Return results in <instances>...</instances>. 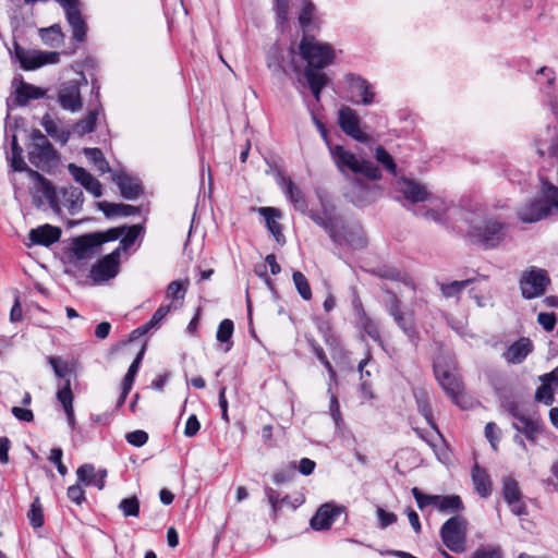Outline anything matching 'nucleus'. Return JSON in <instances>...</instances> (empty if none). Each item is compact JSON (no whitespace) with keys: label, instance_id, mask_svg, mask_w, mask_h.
<instances>
[{"label":"nucleus","instance_id":"f8f14e48","mask_svg":"<svg viewBox=\"0 0 558 558\" xmlns=\"http://www.w3.org/2000/svg\"><path fill=\"white\" fill-rule=\"evenodd\" d=\"M509 411L514 418L513 428L522 433L529 440L534 441L542 432L539 416L535 413H527L518 405L511 407Z\"/></svg>","mask_w":558,"mask_h":558},{"label":"nucleus","instance_id":"603ef678","mask_svg":"<svg viewBox=\"0 0 558 558\" xmlns=\"http://www.w3.org/2000/svg\"><path fill=\"white\" fill-rule=\"evenodd\" d=\"M411 492L420 509H424L427 506L437 507L439 495L423 494L417 487H413Z\"/></svg>","mask_w":558,"mask_h":558},{"label":"nucleus","instance_id":"a19ab883","mask_svg":"<svg viewBox=\"0 0 558 558\" xmlns=\"http://www.w3.org/2000/svg\"><path fill=\"white\" fill-rule=\"evenodd\" d=\"M124 228L125 230L121 236L120 245L116 248L120 250V253L130 248L143 232V227L141 225H133Z\"/></svg>","mask_w":558,"mask_h":558},{"label":"nucleus","instance_id":"5701e85b","mask_svg":"<svg viewBox=\"0 0 558 558\" xmlns=\"http://www.w3.org/2000/svg\"><path fill=\"white\" fill-rule=\"evenodd\" d=\"M60 199V210L65 208L71 215L77 214L83 206L84 196L83 192L75 186H68L58 190Z\"/></svg>","mask_w":558,"mask_h":558},{"label":"nucleus","instance_id":"c756f323","mask_svg":"<svg viewBox=\"0 0 558 558\" xmlns=\"http://www.w3.org/2000/svg\"><path fill=\"white\" fill-rule=\"evenodd\" d=\"M112 179L119 186L121 195L126 199H135L142 193V187L137 179L123 172L116 173Z\"/></svg>","mask_w":558,"mask_h":558},{"label":"nucleus","instance_id":"cd10ccee","mask_svg":"<svg viewBox=\"0 0 558 558\" xmlns=\"http://www.w3.org/2000/svg\"><path fill=\"white\" fill-rule=\"evenodd\" d=\"M257 211L265 218L266 227L274 235L275 240L279 244H283L284 235L281 230V225L278 222V219L281 217V213L274 207H259L257 208Z\"/></svg>","mask_w":558,"mask_h":558},{"label":"nucleus","instance_id":"c85d7f7f","mask_svg":"<svg viewBox=\"0 0 558 558\" xmlns=\"http://www.w3.org/2000/svg\"><path fill=\"white\" fill-rule=\"evenodd\" d=\"M57 399L61 403L71 428L75 427V414L73 409V393L70 379H65L63 386L57 390Z\"/></svg>","mask_w":558,"mask_h":558},{"label":"nucleus","instance_id":"2f4dec72","mask_svg":"<svg viewBox=\"0 0 558 558\" xmlns=\"http://www.w3.org/2000/svg\"><path fill=\"white\" fill-rule=\"evenodd\" d=\"M102 111L101 104L98 101V104L88 110L86 117L78 122L75 123L73 131L74 133L78 134L80 136H83L85 134L92 133L96 129L97 120Z\"/></svg>","mask_w":558,"mask_h":558},{"label":"nucleus","instance_id":"37998d69","mask_svg":"<svg viewBox=\"0 0 558 558\" xmlns=\"http://www.w3.org/2000/svg\"><path fill=\"white\" fill-rule=\"evenodd\" d=\"M474 282V279L457 280L449 283H441L440 290L445 298L458 296L466 287Z\"/></svg>","mask_w":558,"mask_h":558},{"label":"nucleus","instance_id":"c03bdc74","mask_svg":"<svg viewBox=\"0 0 558 558\" xmlns=\"http://www.w3.org/2000/svg\"><path fill=\"white\" fill-rule=\"evenodd\" d=\"M354 307L360 316L361 323L366 333L374 340H379V331L376 324L366 316L363 306L360 302H354Z\"/></svg>","mask_w":558,"mask_h":558},{"label":"nucleus","instance_id":"39448f33","mask_svg":"<svg viewBox=\"0 0 558 558\" xmlns=\"http://www.w3.org/2000/svg\"><path fill=\"white\" fill-rule=\"evenodd\" d=\"M542 197L531 203L530 206L522 208L520 219L523 222H535L558 210V187L543 182Z\"/></svg>","mask_w":558,"mask_h":558},{"label":"nucleus","instance_id":"7c9ffc66","mask_svg":"<svg viewBox=\"0 0 558 558\" xmlns=\"http://www.w3.org/2000/svg\"><path fill=\"white\" fill-rule=\"evenodd\" d=\"M303 73L315 100L320 101L322 92L329 84L330 78L325 72H313L311 69H304Z\"/></svg>","mask_w":558,"mask_h":558},{"label":"nucleus","instance_id":"bf43d9fd","mask_svg":"<svg viewBox=\"0 0 558 558\" xmlns=\"http://www.w3.org/2000/svg\"><path fill=\"white\" fill-rule=\"evenodd\" d=\"M48 363L51 365L57 377L62 378L69 372V365L59 356H49Z\"/></svg>","mask_w":558,"mask_h":558},{"label":"nucleus","instance_id":"e2e57ef3","mask_svg":"<svg viewBox=\"0 0 558 558\" xmlns=\"http://www.w3.org/2000/svg\"><path fill=\"white\" fill-rule=\"evenodd\" d=\"M126 441L135 447L144 446L148 440V434L144 430H133L125 436Z\"/></svg>","mask_w":558,"mask_h":558},{"label":"nucleus","instance_id":"393cba45","mask_svg":"<svg viewBox=\"0 0 558 558\" xmlns=\"http://www.w3.org/2000/svg\"><path fill=\"white\" fill-rule=\"evenodd\" d=\"M61 236V229L50 225H44L29 231L28 238L31 244L49 246Z\"/></svg>","mask_w":558,"mask_h":558},{"label":"nucleus","instance_id":"5fc2aeb1","mask_svg":"<svg viewBox=\"0 0 558 558\" xmlns=\"http://www.w3.org/2000/svg\"><path fill=\"white\" fill-rule=\"evenodd\" d=\"M471 558H504L499 546L487 545L478 547Z\"/></svg>","mask_w":558,"mask_h":558},{"label":"nucleus","instance_id":"4d7b16f0","mask_svg":"<svg viewBox=\"0 0 558 558\" xmlns=\"http://www.w3.org/2000/svg\"><path fill=\"white\" fill-rule=\"evenodd\" d=\"M395 320L397 322L398 326L404 331L408 338L412 342H415V340L417 339V333L413 327L411 319H408L403 314H401L398 317H396Z\"/></svg>","mask_w":558,"mask_h":558},{"label":"nucleus","instance_id":"2eb2a0df","mask_svg":"<svg viewBox=\"0 0 558 558\" xmlns=\"http://www.w3.org/2000/svg\"><path fill=\"white\" fill-rule=\"evenodd\" d=\"M60 5L65 11V16L68 20V23L70 24L73 33V38L77 43H82L85 40L87 26L84 22L78 4L80 0H57Z\"/></svg>","mask_w":558,"mask_h":558},{"label":"nucleus","instance_id":"1a4fd4ad","mask_svg":"<svg viewBox=\"0 0 558 558\" xmlns=\"http://www.w3.org/2000/svg\"><path fill=\"white\" fill-rule=\"evenodd\" d=\"M12 53L15 60L20 62L21 68L26 71L35 70L46 64H56L60 60V53L57 51L28 50L21 47L17 43L13 44Z\"/></svg>","mask_w":558,"mask_h":558},{"label":"nucleus","instance_id":"f704fd0d","mask_svg":"<svg viewBox=\"0 0 558 558\" xmlns=\"http://www.w3.org/2000/svg\"><path fill=\"white\" fill-rule=\"evenodd\" d=\"M99 208L104 211L107 217L114 216H135L140 214V209L132 205L126 204H113L108 202L99 203Z\"/></svg>","mask_w":558,"mask_h":558},{"label":"nucleus","instance_id":"de8ad7c7","mask_svg":"<svg viewBox=\"0 0 558 558\" xmlns=\"http://www.w3.org/2000/svg\"><path fill=\"white\" fill-rule=\"evenodd\" d=\"M367 363H368V359H364L359 364V371H360L361 380H362L361 393H362L363 399H365V400H369L373 398V393L371 390V388H372L371 381H368L366 379V377L371 376V373H369V371H364V367L367 365Z\"/></svg>","mask_w":558,"mask_h":558},{"label":"nucleus","instance_id":"4468645a","mask_svg":"<svg viewBox=\"0 0 558 558\" xmlns=\"http://www.w3.org/2000/svg\"><path fill=\"white\" fill-rule=\"evenodd\" d=\"M549 279L542 269L533 268L524 274L520 280L522 295L525 299L537 298L544 293Z\"/></svg>","mask_w":558,"mask_h":558},{"label":"nucleus","instance_id":"b1692460","mask_svg":"<svg viewBox=\"0 0 558 558\" xmlns=\"http://www.w3.org/2000/svg\"><path fill=\"white\" fill-rule=\"evenodd\" d=\"M342 509L331 504L323 505L311 519V526L315 531L329 529Z\"/></svg>","mask_w":558,"mask_h":558},{"label":"nucleus","instance_id":"20e7f679","mask_svg":"<svg viewBox=\"0 0 558 558\" xmlns=\"http://www.w3.org/2000/svg\"><path fill=\"white\" fill-rule=\"evenodd\" d=\"M468 235L481 246L494 248L505 239L506 226L498 219L490 217L474 218L470 221Z\"/></svg>","mask_w":558,"mask_h":558},{"label":"nucleus","instance_id":"c9c22d12","mask_svg":"<svg viewBox=\"0 0 558 558\" xmlns=\"http://www.w3.org/2000/svg\"><path fill=\"white\" fill-rule=\"evenodd\" d=\"M316 8L310 0H303L302 9L299 14V23L303 32L306 33L315 26Z\"/></svg>","mask_w":558,"mask_h":558},{"label":"nucleus","instance_id":"49530a36","mask_svg":"<svg viewBox=\"0 0 558 558\" xmlns=\"http://www.w3.org/2000/svg\"><path fill=\"white\" fill-rule=\"evenodd\" d=\"M27 517L33 527L38 529L43 526L44 512L38 497H36L32 502Z\"/></svg>","mask_w":558,"mask_h":558},{"label":"nucleus","instance_id":"58836bf2","mask_svg":"<svg viewBox=\"0 0 558 558\" xmlns=\"http://www.w3.org/2000/svg\"><path fill=\"white\" fill-rule=\"evenodd\" d=\"M84 155L100 174L110 172V166L99 148H84Z\"/></svg>","mask_w":558,"mask_h":558},{"label":"nucleus","instance_id":"a211bd4d","mask_svg":"<svg viewBox=\"0 0 558 558\" xmlns=\"http://www.w3.org/2000/svg\"><path fill=\"white\" fill-rule=\"evenodd\" d=\"M397 190L411 203L426 202L432 195L427 187L418 181L401 178L397 181Z\"/></svg>","mask_w":558,"mask_h":558},{"label":"nucleus","instance_id":"8fccbe9b","mask_svg":"<svg viewBox=\"0 0 558 558\" xmlns=\"http://www.w3.org/2000/svg\"><path fill=\"white\" fill-rule=\"evenodd\" d=\"M119 509L123 512L124 517H138L140 501L135 496L124 498L120 501Z\"/></svg>","mask_w":558,"mask_h":558},{"label":"nucleus","instance_id":"13d9d810","mask_svg":"<svg viewBox=\"0 0 558 558\" xmlns=\"http://www.w3.org/2000/svg\"><path fill=\"white\" fill-rule=\"evenodd\" d=\"M125 228L119 227V228H112L107 230L106 232H97L94 233L95 238L100 241V245L105 242L114 241L117 239H120L124 233Z\"/></svg>","mask_w":558,"mask_h":558},{"label":"nucleus","instance_id":"ddd939ff","mask_svg":"<svg viewBox=\"0 0 558 558\" xmlns=\"http://www.w3.org/2000/svg\"><path fill=\"white\" fill-rule=\"evenodd\" d=\"M338 123L340 129L350 137L366 142L368 136L361 130V120L354 109L347 105H342L338 110Z\"/></svg>","mask_w":558,"mask_h":558},{"label":"nucleus","instance_id":"a18cd8bd","mask_svg":"<svg viewBox=\"0 0 558 558\" xmlns=\"http://www.w3.org/2000/svg\"><path fill=\"white\" fill-rule=\"evenodd\" d=\"M292 279L301 298L305 301L311 300L312 290L306 277L301 271H294L292 275Z\"/></svg>","mask_w":558,"mask_h":558},{"label":"nucleus","instance_id":"ea45409f","mask_svg":"<svg viewBox=\"0 0 558 558\" xmlns=\"http://www.w3.org/2000/svg\"><path fill=\"white\" fill-rule=\"evenodd\" d=\"M234 330V325L231 319H223L217 329L216 339L220 343H226V347L223 349L225 352H229L232 348V335Z\"/></svg>","mask_w":558,"mask_h":558},{"label":"nucleus","instance_id":"4c0bfd02","mask_svg":"<svg viewBox=\"0 0 558 558\" xmlns=\"http://www.w3.org/2000/svg\"><path fill=\"white\" fill-rule=\"evenodd\" d=\"M10 165L14 171H26L29 169L23 157V149L19 145L16 135L11 138V156L9 157Z\"/></svg>","mask_w":558,"mask_h":558},{"label":"nucleus","instance_id":"e433bc0d","mask_svg":"<svg viewBox=\"0 0 558 558\" xmlns=\"http://www.w3.org/2000/svg\"><path fill=\"white\" fill-rule=\"evenodd\" d=\"M39 36L43 43L49 47H59L64 37L62 29L58 24L39 29Z\"/></svg>","mask_w":558,"mask_h":558},{"label":"nucleus","instance_id":"864d4df0","mask_svg":"<svg viewBox=\"0 0 558 558\" xmlns=\"http://www.w3.org/2000/svg\"><path fill=\"white\" fill-rule=\"evenodd\" d=\"M186 286L181 280H174L169 283L167 288V298L171 299L173 302L183 300L186 293Z\"/></svg>","mask_w":558,"mask_h":558},{"label":"nucleus","instance_id":"0e129e2a","mask_svg":"<svg viewBox=\"0 0 558 558\" xmlns=\"http://www.w3.org/2000/svg\"><path fill=\"white\" fill-rule=\"evenodd\" d=\"M171 305H161L159 306L156 312L153 314L151 318L147 322L148 326L151 329L157 328L162 319L167 316V314L170 312Z\"/></svg>","mask_w":558,"mask_h":558},{"label":"nucleus","instance_id":"7ed1b4c3","mask_svg":"<svg viewBox=\"0 0 558 558\" xmlns=\"http://www.w3.org/2000/svg\"><path fill=\"white\" fill-rule=\"evenodd\" d=\"M333 163L343 175L361 173L367 179H380V170L372 161L357 157L342 145H329Z\"/></svg>","mask_w":558,"mask_h":558},{"label":"nucleus","instance_id":"423d86ee","mask_svg":"<svg viewBox=\"0 0 558 558\" xmlns=\"http://www.w3.org/2000/svg\"><path fill=\"white\" fill-rule=\"evenodd\" d=\"M32 143L28 147V159L32 165L43 171H50L57 166L58 156L49 140L39 131L31 134Z\"/></svg>","mask_w":558,"mask_h":558},{"label":"nucleus","instance_id":"09e8293b","mask_svg":"<svg viewBox=\"0 0 558 558\" xmlns=\"http://www.w3.org/2000/svg\"><path fill=\"white\" fill-rule=\"evenodd\" d=\"M68 170L74 179V181L82 185L83 187L87 184L89 180L94 178V175L90 172H88L86 169L82 167L76 166L75 163H69Z\"/></svg>","mask_w":558,"mask_h":558},{"label":"nucleus","instance_id":"680f3d73","mask_svg":"<svg viewBox=\"0 0 558 558\" xmlns=\"http://www.w3.org/2000/svg\"><path fill=\"white\" fill-rule=\"evenodd\" d=\"M277 21L283 25L288 21L289 0H274Z\"/></svg>","mask_w":558,"mask_h":558},{"label":"nucleus","instance_id":"9b49d317","mask_svg":"<svg viewBox=\"0 0 558 558\" xmlns=\"http://www.w3.org/2000/svg\"><path fill=\"white\" fill-rule=\"evenodd\" d=\"M120 250H114L95 263L89 272L93 282L100 284L113 279L120 270Z\"/></svg>","mask_w":558,"mask_h":558},{"label":"nucleus","instance_id":"a878e982","mask_svg":"<svg viewBox=\"0 0 558 558\" xmlns=\"http://www.w3.org/2000/svg\"><path fill=\"white\" fill-rule=\"evenodd\" d=\"M78 482L86 486H95L98 489L105 487V478L107 476L106 470H95L92 464H83L76 471Z\"/></svg>","mask_w":558,"mask_h":558},{"label":"nucleus","instance_id":"338daca9","mask_svg":"<svg viewBox=\"0 0 558 558\" xmlns=\"http://www.w3.org/2000/svg\"><path fill=\"white\" fill-rule=\"evenodd\" d=\"M377 517H378V525L380 529H386L387 526L393 524L397 521V515L392 512H387L383 508H377Z\"/></svg>","mask_w":558,"mask_h":558},{"label":"nucleus","instance_id":"6ab92c4d","mask_svg":"<svg viewBox=\"0 0 558 558\" xmlns=\"http://www.w3.org/2000/svg\"><path fill=\"white\" fill-rule=\"evenodd\" d=\"M424 203L417 210L418 215L436 222L445 221L449 204L444 198L430 195Z\"/></svg>","mask_w":558,"mask_h":558},{"label":"nucleus","instance_id":"774afa93","mask_svg":"<svg viewBox=\"0 0 558 558\" xmlns=\"http://www.w3.org/2000/svg\"><path fill=\"white\" fill-rule=\"evenodd\" d=\"M66 495L70 500L77 505H81L85 500V492L78 484L70 486Z\"/></svg>","mask_w":558,"mask_h":558},{"label":"nucleus","instance_id":"aec40b11","mask_svg":"<svg viewBox=\"0 0 558 558\" xmlns=\"http://www.w3.org/2000/svg\"><path fill=\"white\" fill-rule=\"evenodd\" d=\"M58 101L62 109L76 112L82 109L80 86L76 82L64 84L58 93Z\"/></svg>","mask_w":558,"mask_h":558},{"label":"nucleus","instance_id":"9d476101","mask_svg":"<svg viewBox=\"0 0 558 558\" xmlns=\"http://www.w3.org/2000/svg\"><path fill=\"white\" fill-rule=\"evenodd\" d=\"M27 174L34 181L33 196L37 205L41 206L44 204H48L53 211L60 213L58 191L52 186V184L33 169H27Z\"/></svg>","mask_w":558,"mask_h":558},{"label":"nucleus","instance_id":"72a5a7b5","mask_svg":"<svg viewBox=\"0 0 558 558\" xmlns=\"http://www.w3.org/2000/svg\"><path fill=\"white\" fill-rule=\"evenodd\" d=\"M472 480L478 495L482 497H488L492 494V482L489 475L477 464L472 470Z\"/></svg>","mask_w":558,"mask_h":558},{"label":"nucleus","instance_id":"412c9836","mask_svg":"<svg viewBox=\"0 0 558 558\" xmlns=\"http://www.w3.org/2000/svg\"><path fill=\"white\" fill-rule=\"evenodd\" d=\"M98 246H100V241L95 238L94 233L80 236L73 241V258L76 262L90 259L96 254Z\"/></svg>","mask_w":558,"mask_h":558},{"label":"nucleus","instance_id":"473e14b6","mask_svg":"<svg viewBox=\"0 0 558 558\" xmlns=\"http://www.w3.org/2000/svg\"><path fill=\"white\" fill-rule=\"evenodd\" d=\"M414 397L418 407V411L422 413V415L425 417L427 423L430 425V427L436 432L437 436L439 438H442L437 425L435 424L433 420L432 410L429 407V397L426 390L420 388L414 391Z\"/></svg>","mask_w":558,"mask_h":558},{"label":"nucleus","instance_id":"f03ea898","mask_svg":"<svg viewBox=\"0 0 558 558\" xmlns=\"http://www.w3.org/2000/svg\"><path fill=\"white\" fill-rule=\"evenodd\" d=\"M299 51L306 62L304 69H311L313 72H323L322 70L333 64L337 58L336 50L329 43L322 41L308 34L303 35L299 44Z\"/></svg>","mask_w":558,"mask_h":558},{"label":"nucleus","instance_id":"0eeeda50","mask_svg":"<svg viewBox=\"0 0 558 558\" xmlns=\"http://www.w3.org/2000/svg\"><path fill=\"white\" fill-rule=\"evenodd\" d=\"M343 92L345 99L355 105L369 106L374 104L376 93L374 86L356 73H347L343 76Z\"/></svg>","mask_w":558,"mask_h":558},{"label":"nucleus","instance_id":"f3484780","mask_svg":"<svg viewBox=\"0 0 558 558\" xmlns=\"http://www.w3.org/2000/svg\"><path fill=\"white\" fill-rule=\"evenodd\" d=\"M502 495L513 514L523 515L526 513V507L522 500V494L515 480L512 477L502 480Z\"/></svg>","mask_w":558,"mask_h":558},{"label":"nucleus","instance_id":"4be33fe9","mask_svg":"<svg viewBox=\"0 0 558 558\" xmlns=\"http://www.w3.org/2000/svg\"><path fill=\"white\" fill-rule=\"evenodd\" d=\"M542 385L535 392V399L547 405L554 402V393H558V367L541 377Z\"/></svg>","mask_w":558,"mask_h":558},{"label":"nucleus","instance_id":"052dcab7","mask_svg":"<svg viewBox=\"0 0 558 558\" xmlns=\"http://www.w3.org/2000/svg\"><path fill=\"white\" fill-rule=\"evenodd\" d=\"M329 411H330V415L335 422L336 428L340 430L343 426V420L341 417L340 405H339L338 399L335 396H331V398H330Z\"/></svg>","mask_w":558,"mask_h":558},{"label":"nucleus","instance_id":"f257e3e1","mask_svg":"<svg viewBox=\"0 0 558 558\" xmlns=\"http://www.w3.org/2000/svg\"><path fill=\"white\" fill-rule=\"evenodd\" d=\"M276 180L284 196L296 210L302 214H307L317 226L322 227L328 233L333 242L338 244L350 243L343 234V222L336 215L335 206L332 204L320 199V211H316L314 209L307 210V203L304 193L295 185L290 177L278 173Z\"/></svg>","mask_w":558,"mask_h":558},{"label":"nucleus","instance_id":"69168bd1","mask_svg":"<svg viewBox=\"0 0 558 558\" xmlns=\"http://www.w3.org/2000/svg\"><path fill=\"white\" fill-rule=\"evenodd\" d=\"M19 93L21 97H25L26 99H39L45 95V92L40 87L29 84H24Z\"/></svg>","mask_w":558,"mask_h":558},{"label":"nucleus","instance_id":"bb28decb","mask_svg":"<svg viewBox=\"0 0 558 558\" xmlns=\"http://www.w3.org/2000/svg\"><path fill=\"white\" fill-rule=\"evenodd\" d=\"M532 350V341L529 338H521L508 348L504 353V359L510 364H520Z\"/></svg>","mask_w":558,"mask_h":558},{"label":"nucleus","instance_id":"79ce46f5","mask_svg":"<svg viewBox=\"0 0 558 558\" xmlns=\"http://www.w3.org/2000/svg\"><path fill=\"white\" fill-rule=\"evenodd\" d=\"M436 508L441 512L459 511L463 509V502L457 495L438 496Z\"/></svg>","mask_w":558,"mask_h":558},{"label":"nucleus","instance_id":"6e6552de","mask_svg":"<svg viewBox=\"0 0 558 558\" xmlns=\"http://www.w3.org/2000/svg\"><path fill=\"white\" fill-rule=\"evenodd\" d=\"M468 521L462 515L448 519L440 529L445 546L453 553H463L466 548Z\"/></svg>","mask_w":558,"mask_h":558},{"label":"nucleus","instance_id":"3c124183","mask_svg":"<svg viewBox=\"0 0 558 558\" xmlns=\"http://www.w3.org/2000/svg\"><path fill=\"white\" fill-rule=\"evenodd\" d=\"M375 158L379 163H381L386 168V170H388L392 174H396L397 166L393 161V158L384 147L378 146L376 148Z\"/></svg>","mask_w":558,"mask_h":558},{"label":"nucleus","instance_id":"dca6fc26","mask_svg":"<svg viewBox=\"0 0 558 558\" xmlns=\"http://www.w3.org/2000/svg\"><path fill=\"white\" fill-rule=\"evenodd\" d=\"M435 373L438 383L447 392V395L453 400V402L460 407H464L463 403L461 402V400L463 399V387L457 374L448 369H440L439 367L435 369Z\"/></svg>","mask_w":558,"mask_h":558},{"label":"nucleus","instance_id":"6e6d98bb","mask_svg":"<svg viewBox=\"0 0 558 558\" xmlns=\"http://www.w3.org/2000/svg\"><path fill=\"white\" fill-rule=\"evenodd\" d=\"M310 344L313 349V352L315 353L316 357L319 360V362L325 366V368L328 371L330 378H336V372L333 371L330 362L328 361L324 350L322 347H319L314 340L310 341Z\"/></svg>","mask_w":558,"mask_h":558}]
</instances>
